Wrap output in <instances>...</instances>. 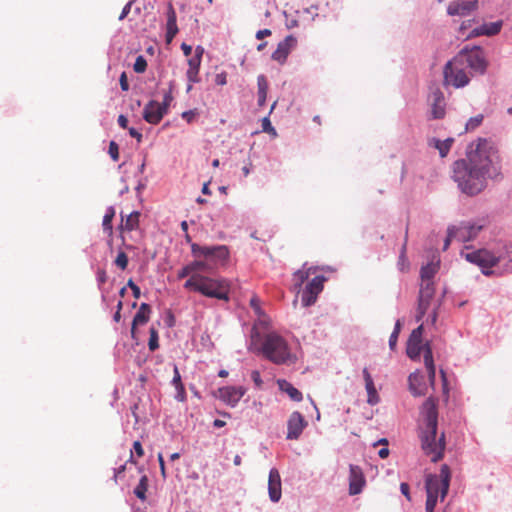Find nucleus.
Here are the masks:
<instances>
[{
  "label": "nucleus",
  "mask_w": 512,
  "mask_h": 512,
  "mask_svg": "<svg viewBox=\"0 0 512 512\" xmlns=\"http://www.w3.org/2000/svg\"><path fill=\"white\" fill-rule=\"evenodd\" d=\"M167 114L166 107L155 100L149 101L143 109V118L149 124H158Z\"/></svg>",
  "instance_id": "a211bd4d"
},
{
  "label": "nucleus",
  "mask_w": 512,
  "mask_h": 512,
  "mask_svg": "<svg viewBox=\"0 0 512 512\" xmlns=\"http://www.w3.org/2000/svg\"><path fill=\"white\" fill-rule=\"evenodd\" d=\"M108 153L113 161H117L119 159V146L115 141H111L109 143Z\"/></svg>",
  "instance_id": "37998d69"
},
{
  "label": "nucleus",
  "mask_w": 512,
  "mask_h": 512,
  "mask_svg": "<svg viewBox=\"0 0 512 512\" xmlns=\"http://www.w3.org/2000/svg\"><path fill=\"white\" fill-rule=\"evenodd\" d=\"M468 160L474 168L486 179L499 180L502 178L501 159L497 149L485 139H479L475 149L468 152Z\"/></svg>",
  "instance_id": "7ed1b4c3"
},
{
  "label": "nucleus",
  "mask_w": 512,
  "mask_h": 512,
  "mask_svg": "<svg viewBox=\"0 0 512 512\" xmlns=\"http://www.w3.org/2000/svg\"><path fill=\"white\" fill-rule=\"evenodd\" d=\"M129 134L131 137L136 138L138 142H141L142 140V134L138 132L135 128L131 127L128 129Z\"/></svg>",
  "instance_id": "69168bd1"
},
{
  "label": "nucleus",
  "mask_w": 512,
  "mask_h": 512,
  "mask_svg": "<svg viewBox=\"0 0 512 512\" xmlns=\"http://www.w3.org/2000/svg\"><path fill=\"white\" fill-rule=\"evenodd\" d=\"M362 373H363V378L365 381V386L374 384L373 379H372L367 368H364Z\"/></svg>",
  "instance_id": "0e129e2a"
},
{
  "label": "nucleus",
  "mask_w": 512,
  "mask_h": 512,
  "mask_svg": "<svg viewBox=\"0 0 512 512\" xmlns=\"http://www.w3.org/2000/svg\"><path fill=\"white\" fill-rule=\"evenodd\" d=\"M267 320L259 319L252 327L250 347L262 353L263 356L276 365H291L296 363L297 356L292 351L287 340L276 331L260 332L259 326L267 328Z\"/></svg>",
  "instance_id": "f257e3e1"
},
{
  "label": "nucleus",
  "mask_w": 512,
  "mask_h": 512,
  "mask_svg": "<svg viewBox=\"0 0 512 512\" xmlns=\"http://www.w3.org/2000/svg\"><path fill=\"white\" fill-rule=\"evenodd\" d=\"M257 86L258 92H267L268 91V82L264 75H259L257 77Z\"/></svg>",
  "instance_id": "a18cd8bd"
},
{
  "label": "nucleus",
  "mask_w": 512,
  "mask_h": 512,
  "mask_svg": "<svg viewBox=\"0 0 512 512\" xmlns=\"http://www.w3.org/2000/svg\"><path fill=\"white\" fill-rule=\"evenodd\" d=\"M310 270H311V268H309L308 270L300 269L294 273V278L296 280V284H295L296 286L300 287L304 283V281L310 275Z\"/></svg>",
  "instance_id": "4c0bfd02"
},
{
  "label": "nucleus",
  "mask_w": 512,
  "mask_h": 512,
  "mask_svg": "<svg viewBox=\"0 0 512 512\" xmlns=\"http://www.w3.org/2000/svg\"><path fill=\"white\" fill-rule=\"evenodd\" d=\"M429 306H430V301H425V300L418 299V307H417V315H416V321L417 322L422 320V318L426 314Z\"/></svg>",
  "instance_id": "e433bc0d"
},
{
  "label": "nucleus",
  "mask_w": 512,
  "mask_h": 512,
  "mask_svg": "<svg viewBox=\"0 0 512 512\" xmlns=\"http://www.w3.org/2000/svg\"><path fill=\"white\" fill-rule=\"evenodd\" d=\"M250 305L251 307L253 308L254 312L259 316H263L264 315V312L262 311L261 307H260V301L259 299L254 296L251 298L250 300Z\"/></svg>",
  "instance_id": "49530a36"
},
{
  "label": "nucleus",
  "mask_w": 512,
  "mask_h": 512,
  "mask_svg": "<svg viewBox=\"0 0 512 512\" xmlns=\"http://www.w3.org/2000/svg\"><path fill=\"white\" fill-rule=\"evenodd\" d=\"M262 128L264 132L271 133L276 135L275 128L271 125V122L268 117L263 118L262 120Z\"/></svg>",
  "instance_id": "3c124183"
},
{
  "label": "nucleus",
  "mask_w": 512,
  "mask_h": 512,
  "mask_svg": "<svg viewBox=\"0 0 512 512\" xmlns=\"http://www.w3.org/2000/svg\"><path fill=\"white\" fill-rule=\"evenodd\" d=\"M127 286L131 288V290L133 292V296L135 298H139L140 297V295H141L140 288L133 282L132 279H130L128 281Z\"/></svg>",
  "instance_id": "6e6d98bb"
},
{
  "label": "nucleus",
  "mask_w": 512,
  "mask_h": 512,
  "mask_svg": "<svg viewBox=\"0 0 512 512\" xmlns=\"http://www.w3.org/2000/svg\"><path fill=\"white\" fill-rule=\"evenodd\" d=\"M434 294V283H421L418 299L431 302V300L434 297Z\"/></svg>",
  "instance_id": "c85d7f7f"
},
{
  "label": "nucleus",
  "mask_w": 512,
  "mask_h": 512,
  "mask_svg": "<svg viewBox=\"0 0 512 512\" xmlns=\"http://www.w3.org/2000/svg\"><path fill=\"white\" fill-rule=\"evenodd\" d=\"M453 180L458 188L467 195H476L486 186L483 176L474 168V165L467 159L457 160L453 164Z\"/></svg>",
  "instance_id": "39448f33"
},
{
  "label": "nucleus",
  "mask_w": 512,
  "mask_h": 512,
  "mask_svg": "<svg viewBox=\"0 0 512 512\" xmlns=\"http://www.w3.org/2000/svg\"><path fill=\"white\" fill-rule=\"evenodd\" d=\"M482 228L483 225L478 222H461L449 227V236L457 237L461 242H468L473 240Z\"/></svg>",
  "instance_id": "f8f14e48"
},
{
  "label": "nucleus",
  "mask_w": 512,
  "mask_h": 512,
  "mask_svg": "<svg viewBox=\"0 0 512 512\" xmlns=\"http://www.w3.org/2000/svg\"><path fill=\"white\" fill-rule=\"evenodd\" d=\"M462 256L470 263H473L481 268L484 275L490 276L493 274L491 270L499 262V257H496L486 249H479L472 252L462 253Z\"/></svg>",
  "instance_id": "9b49d317"
},
{
  "label": "nucleus",
  "mask_w": 512,
  "mask_h": 512,
  "mask_svg": "<svg viewBox=\"0 0 512 512\" xmlns=\"http://www.w3.org/2000/svg\"><path fill=\"white\" fill-rule=\"evenodd\" d=\"M178 33L177 16L174 8L170 4L167 10V23H166V41L170 43Z\"/></svg>",
  "instance_id": "a878e982"
},
{
  "label": "nucleus",
  "mask_w": 512,
  "mask_h": 512,
  "mask_svg": "<svg viewBox=\"0 0 512 512\" xmlns=\"http://www.w3.org/2000/svg\"><path fill=\"white\" fill-rule=\"evenodd\" d=\"M191 253L195 258L190 262L194 273H211L218 266L224 264L229 256V251L224 245L203 246L192 243Z\"/></svg>",
  "instance_id": "20e7f679"
},
{
  "label": "nucleus",
  "mask_w": 512,
  "mask_h": 512,
  "mask_svg": "<svg viewBox=\"0 0 512 512\" xmlns=\"http://www.w3.org/2000/svg\"><path fill=\"white\" fill-rule=\"evenodd\" d=\"M175 389L177 392L175 395V399L179 402H183L186 399V393H185L184 386L181 385V386L175 387Z\"/></svg>",
  "instance_id": "864d4df0"
},
{
  "label": "nucleus",
  "mask_w": 512,
  "mask_h": 512,
  "mask_svg": "<svg viewBox=\"0 0 512 512\" xmlns=\"http://www.w3.org/2000/svg\"><path fill=\"white\" fill-rule=\"evenodd\" d=\"M420 412L424 421V427L420 433L422 450L431 457L432 462H437L444 455L445 435L442 433L437 438L438 411L435 399L429 397L423 403Z\"/></svg>",
  "instance_id": "f03ea898"
},
{
  "label": "nucleus",
  "mask_w": 512,
  "mask_h": 512,
  "mask_svg": "<svg viewBox=\"0 0 512 512\" xmlns=\"http://www.w3.org/2000/svg\"><path fill=\"white\" fill-rule=\"evenodd\" d=\"M186 77L189 83H198L200 81L199 72L187 71Z\"/></svg>",
  "instance_id": "5fc2aeb1"
},
{
  "label": "nucleus",
  "mask_w": 512,
  "mask_h": 512,
  "mask_svg": "<svg viewBox=\"0 0 512 512\" xmlns=\"http://www.w3.org/2000/svg\"><path fill=\"white\" fill-rule=\"evenodd\" d=\"M201 61L202 60L198 59V57H193L192 56L188 60V69H187V71L199 72L200 66H201Z\"/></svg>",
  "instance_id": "c03bdc74"
},
{
  "label": "nucleus",
  "mask_w": 512,
  "mask_h": 512,
  "mask_svg": "<svg viewBox=\"0 0 512 512\" xmlns=\"http://www.w3.org/2000/svg\"><path fill=\"white\" fill-rule=\"evenodd\" d=\"M307 424V421L304 419L300 412H292L287 421L286 438L288 440H297L301 436Z\"/></svg>",
  "instance_id": "dca6fc26"
},
{
  "label": "nucleus",
  "mask_w": 512,
  "mask_h": 512,
  "mask_svg": "<svg viewBox=\"0 0 512 512\" xmlns=\"http://www.w3.org/2000/svg\"><path fill=\"white\" fill-rule=\"evenodd\" d=\"M452 143H453L452 138H447L444 141L433 138L430 141V145L434 146L439 151V154L441 157H445L448 154Z\"/></svg>",
  "instance_id": "cd10ccee"
},
{
  "label": "nucleus",
  "mask_w": 512,
  "mask_h": 512,
  "mask_svg": "<svg viewBox=\"0 0 512 512\" xmlns=\"http://www.w3.org/2000/svg\"><path fill=\"white\" fill-rule=\"evenodd\" d=\"M325 281V276L318 275L314 277L309 283H307L301 297V302L304 307H309L316 302L318 295L324 288Z\"/></svg>",
  "instance_id": "ddd939ff"
},
{
  "label": "nucleus",
  "mask_w": 512,
  "mask_h": 512,
  "mask_svg": "<svg viewBox=\"0 0 512 512\" xmlns=\"http://www.w3.org/2000/svg\"><path fill=\"white\" fill-rule=\"evenodd\" d=\"M401 330V321L398 319L395 323L394 329L389 337V347L393 350L397 344L398 336Z\"/></svg>",
  "instance_id": "f704fd0d"
},
{
  "label": "nucleus",
  "mask_w": 512,
  "mask_h": 512,
  "mask_svg": "<svg viewBox=\"0 0 512 512\" xmlns=\"http://www.w3.org/2000/svg\"><path fill=\"white\" fill-rule=\"evenodd\" d=\"M439 263L440 260L436 256H433L430 262L421 267L420 277L422 283H434L433 278L439 270Z\"/></svg>",
  "instance_id": "5701e85b"
},
{
  "label": "nucleus",
  "mask_w": 512,
  "mask_h": 512,
  "mask_svg": "<svg viewBox=\"0 0 512 512\" xmlns=\"http://www.w3.org/2000/svg\"><path fill=\"white\" fill-rule=\"evenodd\" d=\"M400 490H401V493L408 499L410 500V494H409V485L405 482L401 483L400 484Z\"/></svg>",
  "instance_id": "338daca9"
},
{
  "label": "nucleus",
  "mask_w": 512,
  "mask_h": 512,
  "mask_svg": "<svg viewBox=\"0 0 512 512\" xmlns=\"http://www.w3.org/2000/svg\"><path fill=\"white\" fill-rule=\"evenodd\" d=\"M171 383H172V385L174 387H178V386L183 385L182 382H181V375L179 373V370H178L177 366H174V375H173Z\"/></svg>",
  "instance_id": "603ef678"
},
{
  "label": "nucleus",
  "mask_w": 512,
  "mask_h": 512,
  "mask_svg": "<svg viewBox=\"0 0 512 512\" xmlns=\"http://www.w3.org/2000/svg\"><path fill=\"white\" fill-rule=\"evenodd\" d=\"M251 379L254 382L256 388H258V389L262 388L263 380H262L260 372L258 370H253L251 372Z\"/></svg>",
  "instance_id": "09e8293b"
},
{
  "label": "nucleus",
  "mask_w": 512,
  "mask_h": 512,
  "mask_svg": "<svg viewBox=\"0 0 512 512\" xmlns=\"http://www.w3.org/2000/svg\"><path fill=\"white\" fill-rule=\"evenodd\" d=\"M457 56H462V63L478 74H484L487 69V61L481 47L474 46L472 48L465 47Z\"/></svg>",
  "instance_id": "9d476101"
},
{
  "label": "nucleus",
  "mask_w": 512,
  "mask_h": 512,
  "mask_svg": "<svg viewBox=\"0 0 512 512\" xmlns=\"http://www.w3.org/2000/svg\"><path fill=\"white\" fill-rule=\"evenodd\" d=\"M139 217H140V213L137 211L130 213L126 217V220L124 223V228L128 231H132V230L136 229L138 226V223H139Z\"/></svg>",
  "instance_id": "473e14b6"
},
{
  "label": "nucleus",
  "mask_w": 512,
  "mask_h": 512,
  "mask_svg": "<svg viewBox=\"0 0 512 512\" xmlns=\"http://www.w3.org/2000/svg\"><path fill=\"white\" fill-rule=\"evenodd\" d=\"M482 121L483 115L481 114L471 117L466 123V130H474L482 123Z\"/></svg>",
  "instance_id": "a19ab883"
},
{
  "label": "nucleus",
  "mask_w": 512,
  "mask_h": 512,
  "mask_svg": "<svg viewBox=\"0 0 512 512\" xmlns=\"http://www.w3.org/2000/svg\"><path fill=\"white\" fill-rule=\"evenodd\" d=\"M173 100L171 90L167 91L163 96V102L160 105H164L166 107V111L168 112V107Z\"/></svg>",
  "instance_id": "13d9d810"
},
{
  "label": "nucleus",
  "mask_w": 512,
  "mask_h": 512,
  "mask_svg": "<svg viewBox=\"0 0 512 512\" xmlns=\"http://www.w3.org/2000/svg\"><path fill=\"white\" fill-rule=\"evenodd\" d=\"M409 389L413 396H422L425 394V383L423 376L418 372H413L408 377Z\"/></svg>",
  "instance_id": "393cba45"
},
{
  "label": "nucleus",
  "mask_w": 512,
  "mask_h": 512,
  "mask_svg": "<svg viewBox=\"0 0 512 512\" xmlns=\"http://www.w3.org/2000/svg\"><path fill=\"white\" fill-rule=\"evenodd\" d=\"M118 124L121 128L126 129L128 125V119L125 115L121 114L118 116Z\"/></svg>",
  "instance_id": "774afa93"
},
{
  "label": "nucleus",
  "mask_w": 512,
  "mask_h": 512,
  "mask_svg": "<svg viewBox=\"0 0 512 512\" xmlns=\"http://www.w3.org/2000/svg\"><path fill=\"white\" fill-rule=\"evenodd\" d=\"M439 499L440 497L438 496L426 494L425 511H434Z\"/></svg>",
  "instance_id": "58836bf2"
},
{
  "label": "nucleus",
  "mask_w": 512,
  "mask_h": 512,
  "mask_svg": "<svg viewBox=\"0 0 512 512\" xmlns=\"http://www.w3.org/2000/svg\"><path fill=\"white\" fill-rule=\"evenodd\" d=\"M364 486L365 478L362 469L357 465L351 464L349 466V494L357 495L361 493Z\"/></svg>",
  "instance_id": "6ab92c4d"
},
{
  "label": "nucleus",
  "mask_w": 512,
  "mask_h": 512,
  "mask_svg": "<svg viewBox=\"0 0 512 512\" xmlns=\"http://www.w3.org/2000/svg\"><path fill=\"white\" fill-rule=\"evenodd\" d=\"M462 56L455 55L443 68V84L445 87L452 86L456 89L467 86L470 77L467 67L462 63Z\"/></svg>",
  "instance_id": "0eeeda50"
},
{
  "label": "nucleus",
  "mask_w": 512,
  "mask_h": 512,
  "mask_svg": "<svg viewBox=\"0 0 512 512\" xmlns=\"http://www.w3.org/2000/svg\"><path fill=\"white\" fill-rule=\"evenodd\" d=\"M199 293L206 297L229 300V284L224 278H211L202 275Z\"/></svg>",
  "instance_id": "1a4fd4ad"
},
{
  "label": "nucleus",
  "mask_w": 512,
  "mask_h": 512,
  "mask_svg": "<svg viewBox=\"0 0 512 512\" xmlns=\"http://www.w3.org/2000/svg\"><path fill=\"white\" fill-rule=\"evenodd\" d=\"M278 387L282 392H285L293 401L300 402L303 399L302 393L295 388L290 382L285 379L277 381Z\"/></svg>",
  "instance_id": "bb28decb"
},
{
  "label": "nucleus",
  "mask_w": 512,
  "mask_h": 512,
  "mask_svg": "<svg viewBox=\"0 0 512 512\" xmlns=\"http://www.w3.org/2000/svg\"><path fill=\"white\" fill-rule=\"evenodd\" d=\"M215 83L217 85L223 86L227 83V75L225 72L218 73L215 77Z\"/></svg>",
  "instance_id": "bf43d9fd"
},
{
  "label": "nucleus",
  "mask_w": 512,
  "mask_h": 512,
  "mask_svg": "<svg viewBox=\"0 0 512 512\" xmlns=\"http://www.w3.org/2000/svg\"><path fill=\"white\" fill-rule=\"evenodd\" d=\"M146 67H147L146 59L142 55H139L136 58L134 66H133L134 71L136 73H143L146 70Z\"/></svg>",
  "instance_id": "ea45409f"
},
{
  "label": "nucleus",
  "mask_w": 512,
  "mask_h": 512,
  "mask_svg": "<svg viewBox=\"0 0 512 512\" xmlns=\"http://www.w3.org/2000/svg\"><path fill=\"white\" fill-rule=\"evenodd\" d=\"M194 274V271L191 267V264H187L185 265L184 267H182L179 271H178V278L179 279H182V278H185L187 277L188 275H193Z\"/></svg>",
  "instance_id": "de8ad7c7"
},
{
  "label": "nucleus",
  "mask_w": 512,
  "mask_h": 512,
  "mask_svg": "<svg viewBox=\"0 0 512 512\" xmlns=\"http://www.w3.org/2000/svg\"><path fill=\"white\" fill-rule=\"evenodd\" d=\"M451 471L447 464H443L438 474H428L425 478L426 494L440 497L444 501L450 487Z\"/></svg>",
  "instance_id": "6e6552de"
},
{
  "label": "nucleus",
  "mask_w": 512,
  "mask_h": 512,
  "mask_svg": "<svg viewBox=\"0 0 512 512\" xmlns=\"http://www.w3.org/2000/svg\"><path fill=\"white\" fill-rule=\"evenodd\" d=\"M151 308L147 303H141L138 311L136 312L131 327V337L135 339V331L137 325H143L149 321Z\"/></svg>",
  "instance_id": "b1692460"
},
{
  "label": "nucleus",
  "mask_w": 512,
  "mask_h": 512,
  "mask_svg": "<svg viewBox=\"0 0 512 512\" xmlns=\"http://www.w3.org/2000/svg\"><path fill=\"white\" fill-rule=\"evenodd\" d=\"M503 26V22L496 21V22H490V23H484L480 25L479 27H476L472 29L467 35L466 39H471L479 36H494L497 35Z\"/></svg>",
  "instance_id": "4be33fe9"
},
{
  "label": "nucleus",
  "mask_w": 512,
  "mask_h": 512,
  "mask_svg": "<svg viewBox=\"0 0 512 512\" xmlns=\"http://www.w3.org/2000/svg\"><path fill=\"white\" fill-rule=\"evenodd\" d=\"M131 6H132V2H128L122 9L120 15H119V20H123L124 18L127 17V15L130 13V10H131Z\"/></svg>",
  "instance_id": "680f3d73"
},
{
  "label": "nucleus",
  "mask_w": 512,
  "mask_h": 512,
  "mask_svg": "<svg viewBox=\"0 0 512 512\" xmlns=\"http://www.w3.org/2000/svg\"><path fill=\"white\" fill-rule=\"evenodd\" d=\"M295 44L296 38L294 36H286L282 41L278 43L276 50L272 53V59L280 64H284Z\"/></svg>",
  "instance_id": "412c9836"
},
{
  "label": "nucleus",
  "mask_w": 512,
  "mask_h": 512,
  "mask_svg": "<svg viewBox=\"0 0 512 512\" xmlns=\"http://www.w3.org/2000/svg\"><path fill=\"white\" fill-rule=\"evenodd\" d=\"M431 119H442L445 116V98L443 92L438 88H432L428 96Z\"/></svg>",
  "instance_id": "4468645a"
},
{
  "label": "nucleus",
  "mask_w": 512,
  "mask_h": 512,
  "mask_svg": "<svg viewBox=\"0 0 512 512\" xmlns=\"http://www.w3.org/2000/svg\"><path fill=\"white\" fill-rule=\"evenodd\" d=\"M115 264L122 270L126 269V267L128 265V257L123 251H120L118 253V255L115 259Z\"/></svg>",
  "instance_id": "79ce46f5"
},
{
  "label": "nucleus",
  "mask_w": 512,
  "mask_h": 512,
  "mask_svg": "<svg viewBox=\"0 0 512 512\" xmlns=\"http://www.w3.org/2000/svg\"><path fill=\"white\" fill-rule=\"evenodd\" d=\"M107 280V275H106V272L103 270V269H99L97 271V282H98V285L99 287L105 283Z\"/></svg>",
  "instance_id": "052dcab7"
},
{
  "label": "nucleus",
  "mask_w": 512,
  "mask_h": 512,
  "mask_svg": "<svg viewBox=\"0 0 512 512\" xmlns=\"http://www.w3.org/2000/svg\"><path fill=\"white\" fill-rule=\"evenodd\" d=\"M119 82H120V87L123 91L129 90V83H128L127 76H126L125 72H122V74L120 75Z\"/></svg>",
  "instance_id": "4d7b16f0"
},
{
  "label": "nucleus",
  "mask_w": 512,
  "mask_h": 512,
  "mask_svg": "<svg viewBox=\"0 0 512 512\" xmlns=\"http://www.w3.org/2000/svg\"><path fill=\"white\" fill-rule=\"evenodd\" d=\"M362 373H363V378L365 381V386L374 384L373 379H372L367 368H364Z\"/></svg>",
  "instance_id": "e2e57ef3"
},
{
  "label": "nucleus",
  "mask_w": 512,
  "mask_h": 512,
  "mask_svg": "<svg viewBox=\"0 0 512 512\" xmlns=\"http://www.w3.org/2000/svg\"><path fill=\"white\" fill-rule=\"evenodd\" d=\"M423 325L415 328L407 342V355L412 360H418L421 352L424 353V363L428 372L430 383L433 385L436 377V370L433 360V353L429 342L422 343Z\"/></svg>",
  "instance_id": "423d86ee"
},
{
  "label": "nucleus",
  "mask_w": 512,
  "mask_h": 512,
  "mask_svg": "<svg viewBox=\"0 0 512 512\" xmlns=\"http://www.w3.org/2000/svg\"><path fill=\"white\" fill-rule=\"evenodd\" d=\"M479 7L478 0H454L447 6V14L449 16H468L476 11Z\"/></svg>",
  "instance_id": "2eb2a0df"
},
{
  "label": "nucleus",
  "mask_w": 512,
  "mask_h": 512,
  "mask_svg": "<svg viewBox=\"0 0 512 512\" xmlns=\"http://www.w3.org/2000/svg\"><path fill=\"white\" fill-rule=\"evenodd\" d=\"M147 485H148V478L146 475H143L140 478L138 485L134 488V494L140 500L146 499Z\"/></svg>",
  "instance_id": "7c9ffc66"
},
{
  "label": "nucleus",
  "mask_w": 512,
  "mask_h": 512,
  "mask_svg": "<svg viewBox=\"0 0 512 512\" xmlns=\"http://www.w3.org/2000/svg\"><path fill=\"white\" fill-rule=\"evenodd\" d=\"M198 112L196 109L184 111L181 114V117L186 120L188 123H191L194 121V119L197 117Z\"/></svg>",
  "instance_id": "8fccbe9b"
},
{
  "label": "nucleus",
  "mask_w": 512,
  "mask_h": 512,
  "mask_svg": "<svg viewBox=\"0 0 512 512\" xmlns=\"http://www.w3.org/2000/svg\"><path fill=\"white\" fill-rule=\"evenodd\" d=\"M114 216H115V209H114V207L109 206L106 209V212L103 216V221H102L103 231L108 233L109 235H111L113 232L112 220H113Z\"/></svg>",
  "instance_id": "c756f323"
},
{
  "label": "nucleus",
  "mask_w": 512,
  "mask_h": 512,
  "mask_svg": "<svg viewBox=\"0 0 512 512\" xmlns=\"http://www.w3.org/2000/svg\"><path fill=\"white\" fill-rule=\"evenodd\" d=\"M149 333H150V337H149V341H148V347H149L150 351H155L159 348L158 331L154 327H151L149 330Z\"/></svg>",
  "instance_id": "c9c22d12"
},
{
  "label": "nucleus",
  "mask_w": 512,
  "mask_h": 512,
  "mask_svg": "<svg viewBox=\"0 0 512 512\" xmlns=\"http://www.w3.org/2000/svg\"><path fill=\"white\" fill-rule=\"evenodd\" d=\"M202 281V274L194 273L191 277L184 283V288L193 290L195 292H199L200 283Z\"/></svg>",
  "instance_id": "2f4dec72"
},
{
  "label": "nucleus",
  "mask_w": 512,
  "mask_h": 512,
  "mask_svg": "<svg viewBox=\"0 0 512 512\" xmlns=\"http://www.w3.org/2000/svg\"><path fill=\"white\" fill-rule=\"evenodd\" d=\"M365 389H366L367 396H368V398H367L368 404H370V405L378 404L380 399H379L377 390L375 388V385L372 384V385L365 386Z\"/></svg>",
  "instance_id": "72a5a7b5"
},
{
  "label": "nucleus",
  "mask_w": 512,
  "mask_h": 512,
  "mask_svg": "<svg viewBox=\"0 0 512 512\" xmlns=\"http://www.w3.org/2000/svg\"><path fill=\"white\" fill-rule=\"evenodd\" d=\"M268 495L273 503L279 502L282 496L281 477L278 469L271 468L268 477Z\"/></svg>",
  "instance_id": "aec40b11"
},
{
  "label": "nucleus",
  "mask_w": 512,
  "mask_h": 512,
  "mask_svg": "<svg viewBox=\"0 0 512 512\" xmlns=\"http://www.w3.org/2000/svg\"><path fill=\"white\" fill-rule=\"evenodd\" d=\"M219 399L229 405L235 407L246 393V388L243 386H226L219 388Z\"/></svg>",
  "instance_id": "f3484780"
}]
</instances>
